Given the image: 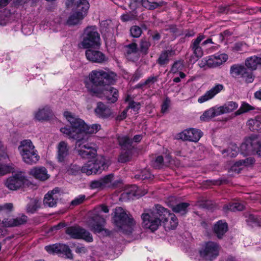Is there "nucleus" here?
Segmentation results:
<instances>
[{
	"instance_id": "obj_1",
	"label": "nucleus",
	"mask_w": 261,
	"mask_h": 261,
	"mask_svg": "<svg viewBox=\"0 0 261 261\" xmlns=\"http://www.w3.org/2000/svg\"><path fill=\"white\" fill-rule=\"evenodd\" d=\"M64 116L70 123L71 126L62 127L60 130L69 138L81 139L83 137H86L88 140V134L96 133L100 129L99 124H93L87 125L83 120L71 112L66 111L64 113Z\"/></svg>"
},
{
	"instance_id": "obj_2",
	"label": "nucleus",
	"mask_w": 261,
	"mask_h": 261,
	"mask_svg": "<svg viewBox=\"0 0 261 261\" xmlns=\"http://www.w3.org/2000/svg\"><path fill=\"white\" fill-rule=\"evenodd\" d=\"M117 74L108 68L92 70L89 75V81L85 82V87L91 94L100 96L99 87L114 84L116 81Z\"/></svg>"
},
{
	"instance_id": "obj_3",
	"label": "nucleus",
	"mask_w": 261,
	"mask_h": 261,
	"mask_svg": "<svg viewBox=\"0 0 261 261\" xmlns=\"http://www.w3.org/2000/svg\"><path fill=\"white\" fill-rule=\"evenodd\" d=\"M114 221L118 231L126 234L132 232V227L135 224L134 219L128 216L121 207L115 209Z\"/></svg>"
},
{
	"instance_id": "obj_4",
	"label": "nucleus",
	"mask_w": 261,
	"mask_h": 261,
	"mask_svg": "<svg viewBox=\"0 0 261 261\" xmlns=\"http://www.w3.org/2000/svg\"><path fill=\"white\" fill-rule=\"evenodd\" d=\"M101 45L100 35L95 26H88L85 29L82 41L79 44L80 47L84 49L98 48Z\"/></svg>"
},
{
	"instance_id": "obj_5",
	"label": "nucleus",
	"mask_w": 261,
	"mask_h": 261,
	"mask_svg": "<svg viewBox=\"0 0 261 261\" xmlns=\"http://www.w3.org/2000/svg\"><path fill=\"white\" fill-rule=\"evenodd\" d=\"M241 153L246 155L256 154L261 157V139L256 135L246 138L240 146Z\"/></svg>"
},
{
	"instance_id": "obj_6",
	"label": "nucleus",
	"mask_w": 261,
	"mask_h": 261,
	"mask_svg": "<svg viewBox=\"0 0 261 261\" xmlns=\"http://www.w3.org/2000/svg\"><path fill=\"white\" fill-rule=\"evenodd\" d=\"M76 140L75 149L78 154L82 158L90 159L95 156L96 154L95 145L89 143L86 137L81 139H74Z\"/></svg>"
},
{
	"instance_id": "obj_7",
	"label": "nucleus",
	"mask_w": 261,
	"mask_h": 261,
	"mask_svg": "<svg viewBox=\"0 0 261 261\" xmlns=\"http://www.w3.org/2000/svg\"><path fill=\"white\" fill-rule=\"evenodd\" d=\"M75 7V12L69 16L67 21L69 25L77 24L84 18L89 8V4L87 0H78Z\"/></svg>"
},
{
	"instance_id": "obj_8",
	"label": "nucleus",
	"mask_w": 261,
	"mask_h": 261,
	"mask_svg": "<svg viewBox=\"0 0 261 261\" xmlns=\"http://www.w3.org/2000/svg\"><path fill=\"white\" fill-rule=\"evenodd\" d=\"M107 168L105 159L102 156L96 158L94 161H89L81 168V172L88 175L100 173Z\"/></svg>"
},
{
	"instance_id": "obj_9",
	"label": "nucleus",
	"mask_w": 261,
	"mask_h": 261,
	"mask_svg": "<svg viewBox=\"0 0 261 261\" xmlns=\"http://www.w3.org/2000/svg\"><path fill=\"white\" fill-rule=\"evenodd\" d=\"M220 250V246L218 243L209 241L199 250V254L203 258L212 261L219 255Z\"/></svg>"
},
{
	"instance_id": "obj_10",
	"label": "nucleus",
	"mask_w": 261,
	"mask_h": 261,
	"mask_svg": "<svg viewBox=\"0 0 261 261\" xmlns=\"http://www.w3.org/2000/svg\"><path fill=\"white\" fill-rule=\"evenodd\" d=\"M142 225L144 227L152 231L156 230L161 225V220L155 215L154 212H148L141 215Z\"/></svg>"
},
{
	"instance_id": "obj_11",
	"label": "nucleus",
	"mask_w": 261,
	"mask_h": 261,
	"mask_svg": "<svg viewBox=\"0 0 261 261\" xmlns=\"http://www.w3.org/2000/svg\"><path fill=\"white\" fill-rule=\"evenodd\" d=\"M230 74L233 77L240 76L247 83H251L254 81V75L251 71H249L244 66L234 64L230 67Z\"/></svg>"
},
{
	"instance_id": "obj_12",
	"label": "nucleus",
	"mask_w": 261,
	"mask_h": 261,
	"mask_svg": "<svg viewBox=\"0 0 261 261\" xmlns=\"http://www.w3.org/2000/svg\"><path fill=\"white\" fill-rule=\"evenodd\" d=\"M26 181L24 176L21 173H17L8 177L4 181V185L9 190L16 191L22 188Z\"/></svg>"
},
{
	"instance_id": "obj_13",
	"label": "nucleus",
	"mask_w": 261,
	"mask_h": 261,
	"mask_svg": "<svg viewBox=\"0 0 261 261\" xmlns=\"http://www.w3.org/2000/svg\"><path fill=\"white\" fill-rule=\"evenodd\" d=\"M66 233L73 239H82L88 242L93 241L91 234L89 231L79 226L67 227L66 229Z\"/></svg>"
},
{
	"instance_id": "obj_14",
	"label": "nucleus",
	"mask_w": 261,
	"mask_h": 261,
	"mask_svg": "<svg viewBox=\"0 0 261 261\" xmlns=\"http://www.w3.org/2000/svg\"><path fill=\"white\" fill-rule=\"evenodd\" d=\"M45 250L49 253L64 254L69 259L73 258V254L69 246L64 244H55L45 247Z\"/></svg>"
},
{
	"instance_id": "obj_15",
	"label": "nucleus",
	"mask_w": 261,
	"mask_h": 261,
	"mask_svg": "<svg viewBox=\"0 0 261 261\" xmlns=\"http://www.w3.org/2000/svg\"><path fill=\"white\" fill-rule=\"evenodd\" d=\"M93 48H88L86 50L85 55L88 61L98 64H102L108 61V58L103 53Z\"/></svg>"
},
{
	"instance_id": "obj_16",
	"label": "nucleus",
	"mask_w": 261,
	"mask_h": 261,
	"mask_svg": "<svg viewBox=\"0 0 261 261\" xmlns=\"http://www.w3.org/2000/svg\"><path fill=\"white\" fill-rule=\"evenodd\" d=\"M202 135V132L199 129L189 128L179 133L178 136L182 140L196 142L200 139Z\"/></svg>"
},
{
	"instance_id": "obj_17",
	"label": "nucleus",
	"mask_w": 261,
	"mask_h": 261,
	"mask_svg": "<svg viewBox=\"0 0 261 261\" xmlns=\"http://www.w3.org/2000/svg\"><path fill=\"white\" fill-rule=\"evenodd\" d=\"M166 4L164 1L157 2H150L148 0H132L129 4L131 9L135 10L140 4L145 8L152 10L159 7H161Z\"/></svg>"
},
{
	"instance_id": "obj_18",
	"label": "nucleus",
	"mask_w": 261,
	"mask_h": 261,
	"mask_svg": "<svg viewBox=\"0 0 261 261\" xmlns=\"http://www.w3.org/2000/svg\"><path fill=\"white\" fill-rule=\"evenodd\" d=\"M69 155V146L65 141L60 142L57 146V159L61 163H65Z\"/></svg>"
},
{
	"instance_id": "obj_19",
	"label": "nucleus",
	"mask_w": 261,
	"mask_h": 261,
	"mask_svg": "<svg viewBox=\"0 0 261 261\" xmlns=\"http://www.w3.org/2000/svg\"><path fill=\"white\" fill-rule=\"evenodd\" d=\"M60 189L56 187L53 190L48 191L44 196L43 204L45 206L54 207L56 206L60 197Z\"/></svg>"
},
{
	"instance_id": "obj_20",
	"label": "nucleus",
	"mask_w": 261,
	"mask_h": 261,
	"mask_svg": "<svg viewBox=\"0 0 261 261\" xmlns=\"http://www.w3.org/2000/svg\"><path fill=\"white\" fill-rule=\"evenodd\" d=\"M96 115L100 118L107 119L114 117V113L110 108L102 102H98L94 110Z\"/></svg>"
},
{
	"instance_id": "obj_21",
	"label": "nucleus",
	"mask_w": 261,
	"mask_h": 261,
	"mask_svg": "<svg viewBox=\"0 0 261 261\" xmlns=\"http://www.w3.org/2000/svg\"><path fill=\"white\" fill-rule=\"evenodd\" d=\"M114 175L110 174L97 180H92L90 187L91 189H103L109 187L113 180Z\"/></svg>"
},
{
	"instance_id": "obj_22",
	"label": "nucleus",
	"mask_w": 261,
	"mask_h": 261,
	"mask_svg": "<svg viewBox=\"0 0 261 261\" xmlns=\"http://www.w3.org/2000/svg\"><path fill=\"white\" fill-rule=\"evenodd\" d=\"M105 219L99 215L95 216L89 222V225L95 233H100L105 230Z\"/></svg>"
},
{
	"instance_id": "obj_23",
	"label": "nucleus",
	"mask_w": 261,
	"mask_h": 261,
	"mask_svg": "<svg viewBox=\"0 0 261 261\" xmlns=\"http://www.w3.org/2000/svg\"><path fill=\"white\" fill-rule=\"evenodd\" d=\"M224 89L222 84H217L203 95L198 98V102L201 103L213 98L216 95L220 93Z\"/></svg>"
},
{
	"instance_id": "obj_24",
	"label": "nucleus",
	"mask_w": 261,
	"mask_h": 261,
	"mask_svg": "<svg viewBox=\"0 0 261 261\" xmlns=\"http://www.w3.org/2000/svg\"><path fill=\"white\" fill-rule=\"evenodd\" d=\"M28 221V217L24 215H21L15 218H4L3 226L5 227H15L25 224Z\"/></svg>"
},
{
	"instance_id": "obj_25",
	"label": "nucleus",
	"mask_w": 261,
	"mask_h": 261,
	"mask_svg": "<svg viewBox=\"0 0 261 261\" xmlns=\"http://www.w3.org/2000/svg\"><path fill=\"white\" fill-rule=\"evenodd\" d=\"M101 94L99 97H105L109 103H115L117 101L119 92L117 89L112 87H108L107 89H101Z\"/></svg>"
},
{
	"instance_id": "obj_26",
	"label": "nucleus",
	"mask_w": 261,
	"mask_h": 261,
	"mask_svg": "<svg viewBox=\"0 0 261 261\" xmlns=\"http://www.w3.org/2000/svg\"><path fill=\"white\" fill-rule=\"evenodd\" d=\"M205 38L203 35H199L195 39L192 41L190 45L191 49L194 56L197 58H201L203 55V50L201 48V42Z\"/></svg>"
},
{
	"instance_id": "obj_27",
	"label": "nucleus",
	"mask_w": 261,
	"mask_h": 261,
	"mask_svg": "<svg viewBox=\"0 0 261 261\" xmlns=\"http://www.w3.org/2000/svg\"><path fill=\"white\" fill-rule=\"evenodd\" d=\"M53 116V111L48 106L40 108L34 113V118L39 121H47Z\"/></svg>"
},
{
	"instance_id": "obj_28",
	"label": "nucleus",
	"mask_w": 261,
	"mask_h": 261,
	"mask_svg": "<svg viewBox=\"0 0 261 261\" xmlns=\"http://www.w3.org/2000/svg\"><path fill=\"white\" fill-rule=\"evenodd\" d=\"M208 61V68H215L220 66L228 59V56L225 54L215 55L207 57Z\"/></svg>"
},
{
	"instance_id": "obj_29",
	"label": "nucleus",
	"mask_w": 261,
	"mask_h": 261,
	"mask_svg": "<svg viewBox=\"0 0 261 261\" xmlns=\"http://www.w3.org/2000/svg\"><path fill=\"white\" fill-rule=\"evenodd\" d=\"M125 56L129 60L135 61L139 59L137 44L133 42L125 46Z\"/></svg>"
},
{
	"instance_id": "obj_30",
	"label": "nucleus",
	"mask_w": 261,
	"mask_h": 261,
	"mask_svg": "<svg viewBox=\"0 0 261 261\" xmlns=\"http://www.w3.org/2000/svg\"><path fill=\"white\" fill-rule=\"evenodd\" d=\"M35 146L30 140H24L20 142V145L18 147V150L21 156H24L27 160H29L27 157V152H30L34 150Z\"/></svg>"
},
{
	"instance_id": "obj_31",
	"label": "nucleus",
	"mask_w": 261,
	"mask_h": 261,
	"mask_svg": "<svg viewBox=\"0 0 261 261\" xmlns=\"http://www.w3.org/2000/svg\"><path fill=\"white\" fill-rule=\"evenodd\" d=\"M30 174L40 180H45L49 177L47 170L44 167L34 168L31 170Z\"/></svg>"
},
{
	"instance_id": "obj_32",
	"label": "nucleus",
	"mask_w": 261,
	"mask_h": 261,
	"mask_svg": "<svg viewBox=\"0 0 261 261\" xmlns=\"http://www.w3.org/2000/svg\"><path fill=\"white\" fill-rule=\"evenodd\" d=\"M163 219H164L163 221L165 226L169 229H174L178 225V219L173 213H170L167 217L163 218Z\"/></svg>"
},
{
	"instance_id": "obj_33",
	"label": "nucleus",
	"mask_w": 261,
	"mask_h": 261,
	"mask_svg": "<svg viewBox=\"0 0 261 261\" xmlns=\"http://www.w3.org/2000/svg\"><path fill=\"white\" fill-rule=\"evenodd\" d=\"M214 232L217 237L221 239L228 230L227 224L222 220L219 221L214 225Z\"/></svg>"
},
{
	"instance_id": "obj_34",
	"label": "nucleus",
	"mask_w": 261,
	"mask_h": 261,
	"mask_svg": "<svg viewBox=\"0 0 261 261\" xmlns=\"http://www.w3.org/2000/svg\"><path fill=\"white\" fill-rule=\"evenodd\" d=\"M189 206L190 204L188 202H180L175 205L171 204L170 207L174 213L182 216L187 214Z\"/></svg>"
},
{
	"instance_id": "obj_35",
	"label": "nucleus",
	"mask_w": 261,
	"mask_h": 261,
	"mask_svg": "<svg viewBox=\"0 0 261 261\" xmlns=\"http://www.w3.org/2000/svg\"><path fill=\"white\" fill-rule=\"evenodd\" d=\"M247 125L252 131L261 132V116H257L254 118L249 119Z\"/></svg>"
},
{
	"instance_id": "obj_36",
	"label": "nucleus",
	"mask_w": 261,
	"mask_h": 261,
	"mask_svg": "<svg viewBox=\"0 0 261 261\" xmlns=\"http://www.w3.org/2000/svg\"><path fill=\"white\" fill-rule=\"evenodd\" d=\"M221 115L218 107H214L205 111L200 116V120L202 121H207L211 118Z\"/></svg>"
},
{
	"instance_id": "obj_37",
	"label": "nucleus",
	"mask_w": 261,
	"mask_h": 261,
	"mask_svg": "<svg viewBox=\"0 0 261 261\" xmlns=\"http://www.w3.org/2000/svg\"><path fill=\"white\" fill-rule=\"evenodd\" d=\"M259 57L256 56H253L247 58L245 61L246 68L251 70H255L259 68Z\"/></svg>"
},
{
	"instance_id": "obj_38",
	"label": "nucleus",
	"mask_w": 261,
	"mask_h": 261,
	"mask_svg": "<svg viewBox=\"0 0 261 261\" xmlns=\"http://www.w3.org/2000/svg\"><path fill=\"white\" fill-rule=\"evenodd\" d=\"M238 107L236 102L230 101L222 106L218 107L221 115L230 113L236 110Z\"/></svg>"
},
{
	"instance_id": "obj_39",
	"label": "nucleus",
	"mask_w": 261,
	"mask_h": 261,
	"mask_svg": "<svg viewBox=\"0 0 261 261\" xmlns=\"http://www.w3.org/2000/svg\"><path fill=\"white\" fill-rule=\"evenodd\" d=\"M13 205L12 203H7L0 205V224H3V217L7 216L12 211Z\"/></svg>"
},
{
	"instance_id": "obj_40",
	"label": "nucleus",
	"mask_w": 261,
	"mask_h": 261,
	"mask_svg": "<svg viewBox=\"0 0 261 261\" xmlns=\"http://www.w3.org/2000/svg\"><path fill=\"white\" fill-rule=\"evenodd\" d=\"M119 145L123 150H131L132 140L126 136H120L118 137Z\"/></svg>"
},
{
	"instance_id": "obj_41",
	"label": "nucleus",
	"mask_w": 261,
	"mask_h": 261,
	"mask_svg": "<svg viewBox=\"0 0 261 261\" xmlns=\"http://www.w3.org/2000/svg\"><path fill=\"white\" fill-rule=\"evenodd\" d=\"M27 157L29 160H27L24 158V156H22V158L24 162L27 164L32 165L36 164L39 160V156L37 153L36 150H33L30 152H27Z\"/></svg>"
},
{
	"instance_id": "obj_42",
	"label": "nucleus",
	"mask_w": 261,
	"mask_h": 261,
	"mask_svg": "<svg viewBox=\"0 0 261 261\" xmlns=\"http://www.w3.org/2000/svg\"><path fill=\"white\" fill-rule=\"evenodd\" d=\"M151 212H154L155 213V215L160 218L161 221L164 220L163 218H165L167 217L169 214L171 213L168 210L165 208L160 204L155 205V208Z\"/></svg>"
},
{
	"instance_id": "obj_43",
	"label": "nucleus",
	"mask_w": 261,
	"mask_h": 261,
	"mask_svg": "<svg viewBox=\"0 0 261 261\" xmlns=\"http://www.w3.org/2000/svg\"><path fill=\"white\" fill-rule=\"evenodd\" d=\"M14 165L13 163L3 164L0 162V176L14 171Z\"/></svg>"
},
{
	"instance_id": "obj_44",
	"label": "nucleus",
	"mask_w": 261,
	"mask_h": 261,
	"mask_svg": "<svg viewBox=\"0 0 261 261\" xmlns=\"http://www.w3.org/2000/svg\"><path fill=\"white\" fill-rule=\"evenodd\" d=\"M244 207V206L243 204L239 202H234L225 205L223 207V210L225 212H227L228 211L237 212L242 211Z\"/></svg>"
},
{
	"instance_id": "obj_45",
	"label": "nucleus",
	"mask_w": 261,
	"mask_h": 261,
	"mask_svg": "<svg viewBox=\"0 0 261 261\" xmlns=\"http://www.w3.org/2000/svg\"><path fill=\"white\" fill-rule=\"evenodd\" d=\"M40 207V203L38 200L32 199L28 204L26 208L27 212L33 214Z\"/></svg>"
},
{
	"instance_id": "obj_46",
	"label": "nucleus",
	"mask_w": 261,
	"mask_h": 261,
	"mask_svg": "<svg viewBox=\"0 0 261 261\" xmlns=\"http://www.w3.org/2000/svg\"><path fill=\"white\" fill-rule=\"evenodd\" d=\"M238 148L236 145L229 147L227 149L221 150V153L224 156L233 158L238 154Z\"/></svg>"
},
{
	"instance_id": "obj_47",
	"label": "nucleus",
	"mask_w": 261,
	"mask_h": 261,
	"mask_svg": "<svg viewBox=\"0 0 261 261\" xmlns=\"http://www.w3.org/2000/svg\"><path fill=\"white\" fill-rule=\"evenodd\" d=\"M248 225L252 226H261V218L253 215H249L246 220Z\"/></svg>"
},
{
	"instance_id": "obj_48",
	"label": "nucleus",
	"mask_w": 261,
	"mask_h": 261,
	"mask_svg": "<svg viewBox=\"0 0 261 261\" xmlns=\"http://www.w3.org/2000/svg\"><path fill=\"white\" fill-rule=\"evenodd\" d=\"M254 108L249 104L243 102H242L240 108L235 112L234 116L240 115L243 113H246L249 111L254 110Z\"/></svg>"
},
{
	"instance_id": "obj_49",
	"label": "nucleus",
	"mask_w": 261,
	"mask_h": 261,
	"mask_svg": "<svg viewBox=\"0 0 261 261\" xmlns=\"http://www.w3.org/2000/svg\"><path fill=\"white\" fill-rule=\"evenodd\" d=\"M150 45L149 41L145 39H142L139 43V50L142 54L146 55L148 53V49Z\"/></svg>"
},
{
	"instance_id": "obj_50",
	"label": "nucleus",
	"mask_w": 261,
	"mask_h": 261,
	"mask_svg": "<svg viewBox=\"0 0 261 261\" xmlns=\"http://www.w3.org/2000/svg\"><path fill=\"white\" fill-rule=\"evenodd\" d=\"M138 188L135 185L132 186L130 189L125 190L122 194V196L123 198L127 197L128 198H131L134 196H136L138 195L137 193V190Z\"/></svg>"
},
{
	"instance_id": "obj_51",
	"label": "nucleus",
	"mask_w": 261,
	"mask_h": 261,
	"mask_svg": "<svg viewBox=\"0 0 261 261\" xmlns=\"http://www.w3.org/2000/svg\"><path fill=\"white\" fill-rule=\"evenodd\" d=\"M153 175L148 169H144L142 170L140 174H136L135 177L136 178L141 180L150 179L153 177Z\"/></svg>"
},
{
	"instance_id": "obj_52",
	"label": "nucleus",
	"mask_w": 261,
	"mask_h": 261,
	"mask_svg": "<svg viewBox=\"0 0 261 261\" xmlns=\"http://www.w3.org/2000/svg\"><path fill=\"white\" fill-rule=\"evenodd\" d=\"M131 158L130 150H123L118 159V161L120 163H125L129 161Z\"/></svg>"
},
{
	"instance_id": "obj_53",
	"label": "nucleus",
	"mask_w": 261,
	"mask_h": 261,
	"mask_svg": "<svg viewBox=\"0 0 261 261\" xmlns=\"http://www.w3.org/2000/svg\"><path fill=\"white\" fill-rule=\"evenodd\" d=\"M169 61V57L168 56L166 52L164 50L160 54L159 58L157 60V63L161 66H164L168 64Z\"/></svg>"
},
{
	"instance_id": "obj_54",
	"label": "nucleus",
	"mask_w": 261,
	"mask_h": 261,
	"mask_svg": "<svg viewBox=\"0 0 261 261\" xmlns=\"http://www.w3.org/2000/svg\"><path fill=\"white\" fill-rule=\"evenodd\" d=\"M254 163V159L252 157L247 158L244 160H241L236 162L235 165L237 166H248L252 165Z\"/></svg>"
},
{
	"instance_id": "obj_55",
	"label": "nucleus",
	"mask_w": 261,
	"mask_h": 261,
	"mask_svg": "<svg viewBox=\"0 0 261 261\" xmlns=\"http://www.w3.org/2000/svg\"><path fill=\"white\" fill-rule=\"evenodd\" d=\"M184 68V61L179 60L175 62L171 68V71L176 73L179 71L182 70Z\"/></svg>"
},
{
	"instance_id": "obj_56",
	"label": "nucleus",
	"mask_w": 261,
	"mask_h": 261,
	"mask_svg": "<svg viewBox=\"0 0 261 261\" xmlns=\"http://www.w3.org/2000/svg\"><path fill=\"white\" fill-rule=\"evenodd\" d=\"M128 111L129 109L133 110L136 113H138V111L140 109V103L138 102H135L131 100L128 102V106L126 108Z\"/></svg>"
},
{
	"instance_id": "obj_57",
	"label": "nucleus",
	"mask_w": 261,
	"mask_h": 261,
	"mask_svg": "<svg viewBox=\"0 0 261 261\" xmlns=\"http://www.w3.org/2000/svg\"><path fill=\"white\" fill-rule=\"evenodd\" d=\"M130 33L132 37L138 38L142 34V30L138 26L134 25L130 28Z\"/></svg>"
},
{
	"instance_id": "obj_58",
	"label": "nucleus",
	"mask_w": 261,
	"mask_h": 261,
	"mask_svg": "<svg viewBox=\"0 0 261 261\" xmlns=\"http://www.w3.org/2000/svg\"><path fill=\"white\" fill-rule=\"evenodd\" d=\"M152 165L155 168H161L164 165V159L162 155L158 156L153 162Z\"/></svg>"
},
{
	"instance_id": "obj_59",
	"label": "nucleus",
	"mask_w": 261,
	"mask_h": 261,
	"mask_svg": "<svg viewBox=\"0 0 261 261\" xmlns=\"http://www.w3.org/2000/svg\"><path fill=\"white\" fill-rule=\"evenodd\" d=\"M81 168L80 166L76 164H71L67 170V172L69 174L75 175L81 172Z\"/></svg>"
},
{
	"instance_id": "obj_60",
	"label": "nucleus",
	"mask_w": 261,
	"mask_h": 261,
	"mask_svg": "<svg viewBox=\"0 0 261 261\" xmlns=\"http://www.w3.org/2000/svg\"><path fill=\"white\" fill-rule=\"evenodd\" d=\"M158 80V76H150L149 77L144 83H139L138 84V87H142L144 85H152L156 82Z\"/></svg>"
},
{
	"instance_id": "obj_61",
	"label": "nucleus",
	"mask_w": 261,
	"mask_h": 261,
	"mask_svg": "<svg viewBox=\"0 0 261 261\" xmlns=\"http://www.w3.org/2000/svg\"><path fill=\"white\" fill-rule=\"evenodd\" d=\"M85 198L86 196L85 195H80L71 201V205L73 206L79 205L85 200Z\"/></svg>"
},
{
	"instance_id": "obj_62",
	"label": "nucleus",
	"mask_w": 261,
	"mask_h": 261,
	"mask_svg": "<svg viewBox=\"0 0 261 261\" xmlns=\"http://www.w3.org/2000/svg\"><path fill=\"white\" fill-rule=\"evenodd\" d=\"M8 158V155L5 152V148L1 141H0V160Z\"/></svg>"
},
{
	"instance_id": "obj_63",
	"label": "nucleus",
	"mask_w": 261,
	"mask_h": 261,
	"mask_svg": "<svg viewBox=\"0 0 261 261\" xmlns=\"http://www.w3.org/2000/svg\"><path fill=\"white\" fill-rule=\"evenodd\" d=\"M170 103V100L168 98H166L164 100L163 103L162 105V112L164 113H166L169 107Z\"/></svg>"
},
{
	"instance_id": "obj_64",
	"label": "nucleus",
	"mask_w": 261,
	"mask_h": 261,
	"mask_svg": "<svg viewBox=\"0 0 261 261\" xmlns=\"http://www.w3.org/2000/svg\"><path fill=\"white\" fill-rule=\"evenodd\" d=\"M198 65L200 68L208 67V61L207 57L200 60L198 62Z\"/></svg>"
}]
</instances>
